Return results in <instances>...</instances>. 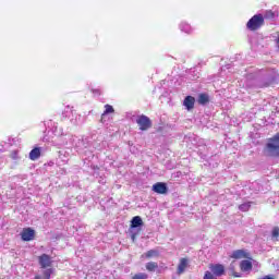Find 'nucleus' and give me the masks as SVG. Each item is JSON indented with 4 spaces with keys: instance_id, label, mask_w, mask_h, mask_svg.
<instances>
[{
    "instance_id": "nucleus-5",
    "label": "nucleus",
    "mask_w": 279,
    "mask_h": 279,
    "mask_svg": "<svg viewBox=\"0 0 279 279\" xmlns=\"http://www.w3.org/2000/svg\"><path fill=\"white\" fill-rule=\"evenodd\" d=\"M154 193H158V195H167L169 193V187L165 182H157L153 185Z\"/></svg>"
},
{
    "instance_id": "nucleus-1",
    "label": "nucleus",
    "mask_w": 279,
    "mask_h": 279,
    "mask_svg": "<svg viewBox=\"0 0 279 279\" xmlns=\"http://www.w3.org/2000/svg\"><path fill=\"white\" fill-rule=\"evenodd\" d=\"M265 154L272 158L279 157V133L268 141L265 147Z\"/></svg>"
},
{
    "instance_id": "nucleus-7",
    "label": "nucleus",
    "mask_w": 279,
    "mask_h": 279,
    "mask_svg": "<svg viewBox=\"0 0 279 279\" xmlns=\"http://www.w3.org/2000/svg\"><path fill=\"white\" fill-rule=\"evenodd\" d=\"M36 234V231L32 228H25L21 232L22 241H34V236Z\"/></svg>"
},
{
    "instance_id": "nucleus-30",
    "label": "nucleus",
    "mask_w": 279,
    "mask_h": 279,
    "mask_svg": "<svg viewBox=\"0 0 279 279\" xmlns=\"http://www.w3.org/2000/svg\"><path fill=\"white\" fill-rule=\"evenodd\" d=\"M230 269H234V264H231V265H230Z\"/></svg>"
},
{
    "instance_id": "nucleus-27",
    "label": "nucleus",
    "mask_w": 279,
    "mask_h": 279,
    "mask_svg": "<svg viewBox=\"0 0 279 279\" xmlns=\"http://www.w3.org/2000/svg\"><path fill=\"white\" fill-rule=\"evenodd\" d=\"M10 156H11L12 160H19V151L13 150Z\"/></svg>"
},
{
    "instance_id": "nucleus-23",
    "label": "nucleus",
    "mask_w": 279,
    "mask_h": 279,
    "mask_svg": "<svg viewBox=\"0 0 279 279\" xmlns=\"http://www.w3.org/2000/svg\"><path fill=\"white\" fill-rule=\"evenodd\" d=\"M52 274H53V269L48 268V269L44 270V278L45 279H51Z\"/></svg>"
},
{
    "instance_id": "nucleus-22",
    "label": "nucleus",
    "mask_w": 279,
    "mask_h": 279,
    "mask_svg": "<svg viewBox=\"0 0 279 279\" xmlns=\"http://www.w3.org/2000/svg\"><path fill=\"white\" fill-rule=\"evenodd\" d=\"M264 19H269V20L276 19V13L274 11H266L264 14Z\"/></svg>"
},
{
    "instance_id": "nucleus-16",
    "label": "nucleus",
    "mask_w": 279,
    "mask_h": 279,
    "mask_svg": "<svg viewBox=\"0 0 279 279\" xmlns=\"http://www.w3.org/2000/svg\"><path fill=\"white\" fill-rule=\"evenodd\" d=\"M231 258H247V253H245L243 250H238L232 253Z\"/></svg>"
},
{
    "instance_id": "nucleus-11",
    "label": "nucleus",
    "mask_w": 279,
    "mask_h": 279,
    "mask_svg": "<svg viewBox=\"0 0 279 279\" xmlns=\"http://www.w3.org/2000/svg\"><path fill=\"white\" fill-rule=\"evenodd\" d=\"M186 267H189V259H186V258H181V260H180V263H179V266H178L177 274H178L179 276H181V274L186 270Z\"/></svg>"
},
{
    "instance_id": "nucleus-14",
    "label": "nucleus",
    "mask_w": 279,
    "mask_h": 279,
    "mask_svg": "<svg viewBox=\"0 0 279 279\" xmlns=\"http://www.w3.org/2000/svg\"><path fill=\"white\" fill-rule=\"evenodd\" d=\"M197 101L201 106H206V104L210 101V97L208 96V94H199Z\"/></svg>"
},
{
    "instance_id": "nucleus-20",
    "label": "nucleus",
    "mask_w": 279,
    "mask_h": 279,
    "mask_svg": "<svg viewBox=\"0 0 279 279\" xmlns=\"http://www.w3.org/2000/svg\"><path fill=\"white\" fill-rule=\"evenodd\" d=\"M252 204L251 203H243L239 206V209L242 210V213H247L250 210Z\"/></svg>"
},
{
    "instance_id": "nucleus-10",
    "label": "nucleus",
    "mask_w": 279,
    "mask_h": 279,
    "mask_svg": "<svg viewBox=\"0 0 279 279\" xmlns=\"http://www.w3.org/2000/svg\"><path fill=\"white\" fill-rule=\"evenodd\" d=\"M183 106H185L186 110H193V108H195V97L186 96L184 98Z\"/></svg>"
},
{
    "instance_id": "nucleus-9",
    "label": "nucleus",
    "mask_w": 279,
    "mask_h": 279,
    "mask_svg": "<svg viewBox=\"0 0 279 279\" xmlns=\"http://www.w3.org/2000/svg\"><path fill=\"white\" fill-rule=\"evenodd\" d=\"M143 218H141V216H135L131 220L130 230H136V228H143Z\"/></svg>"
},
{
    "instance_id": "nucleus-13",
    "label": "nucleus",
    "mask_w": 279,
    "mask_h": 279,
    "mask_svg": "<svg viewBox=\"0 0 279 279\" xmlns=\"http://www.w3.org/2000/svg\"><path fill=\"white\" fill-rule=\"evenodd\" d=\"M158 256H160V253L158 252V250H149L147 251L145 254L142 255V258H158Z\"/></svg>"
},
{
    "instance_id": "nucleus-25",
    "label": "nucleus",
    "mask_w": 279,
    "mask_h": 279,
    "mask_svg": "<svg viewBox=\"0 0 279 279\" xmlns=\"http://www.w3.org/2000/svg\"><path fill=\"white\" fill-rule=\"evenodd\" d=\"M148 276L145 272L136 274L132 279H147Z\"/></svg>"
},
{
    "instance_id": "nucleus-12",
    "label": "nucleus",
    "mask_w": 279,
    "mask_h": 279,
    "mask_svg": "<svg viewBox=\"0 0 279 279\" xmlns=\"http://www.w3.org/2000/svg\"><path fill=\"white\" fill-rule=\"evenodd\" d=\"M251 189L252 191H254L255 193H264L265 187H263V183H260V181H255L251 184Z\"/></svg>"
},
{
    "instance_id": "nucleus-2",
    "label": "nucleus",
    "mask_w": 279,
    "mask_h": 279,
    "mask_svg": "<svg viewBox=\"0 0 279 279\" xmlns=\"http://www.w3.org/2000/svg\"><path fill=\"white\" fill-rule=\"evenodd\" d=\"M265 25V17L263 14H256L252 19L248 20L246 27L251 32H256V29H260Z\"/></svg>"
},
{
    "instance_id": "nucleus-19",
    "label": "nucleus",
    "mask_w": 279,
    "mask_h": 279,
    "mask_svg": "<svg viewBox=\"0 0 279 279\" xmlns=\"http://www.w3.org/2000/svg\"><path fill=\"white\" fill-rule=\"evenodd\" d=\"M147 271H156L158 269V263L156 262H149L146 264Z\"/></svg>"
},
{
    "instance_id": "nucleus-3",
    "label": "nucleus",
    "mask_w": 279,
    "mask_h": 279,
    "mask_svg": "<svg viewBox=\"0 0 279 279\" xmlns=\"http://www.w3.org/2000/svg\"><path fill=\"white\" fill-rule=\"evenodd\" d=\"M276 83V73L267 74L263 76L262 78L255 80V86L257 88H267L268 86H271V84Z\"/></svg>"
},
{
    "instance_id": "nucleus-26",
    "label": "nucleus",
    "mask_w": 279,
    "mask_h": 279,
    "mask_svg": "<svg viewBox=\"0 0 279 279\" xmlns=\"http://www.w3.org/2000/svg\"><path fill=\"white\" fill-rule=\"evenodd\" d=\"M204 279H217V277H215V275H213V272L206 271Z\"/></svg>"
},
{
    "instance_id": "nucleus-15",
    "label": "nucleus",
    "mask_w": 279,
    "mask_h": 279,
    "mask_svg": "<svg viewBox=\"0 0 279 279\" xmlns=\"http://www.w3.org/2000/svg\"><path fill=\"white\" fill-rule=\"evenodd\" d=\"M40 158V147H35L29 153V159L31 160H38Z\"/></svg>"
},
{
    "instance_id": "nucleus-21",
    "label": "nucleus",
    "mask_w": 279,
    "mask_h": 279,
    "mask_svg": "<svg viewBox=\"0 0 279 279\" xmlns=\"http://www.w3.org/2000/svg\"><path fill=\"white\" fill-rule=\"evenodd\" d=\"M112 112H114V108L112 106H110V105H106L105 106V111L102 113V117H106V114H110Z\"/></svg>"
},
{
    "instance_id": "nucleus-6",
    "label": "nucleus",
    "mask_w": 279,
    "mask_h": 279,
    "mask_svg": "<svg viewBox=\"0 0 279 279\" xmlns=\"http://www.w3.org/2000/svg\"><path fill=\"white\" fill-rule=\"evenodd\" d=\"M210 274L215 275L217 278H220V276H223L226 274V267L221 264H211L209 266Z\"/></svg>"
},
{
    "instance_id": "nucleus-31",
    "label": "nucleus",
    "mask_w": 279,
    "mask_h": 279,
    "mask_svg": "<svg viewBox=\"0 0 279 279\" xmlns=\"http://www.w3.org/2000/svg\"><path fill=\"white\" fill-rule=\"evenodd\" d=\"M75 125H77V122H74Z\"/></svg>"
},
{
    "instance_id": "nucleus-18",
    "label": "nucleus",
    "mask_w": 279,
    "mask_h": 279,
    "mask_svg": "<svg viewBox=\"0 0 279 279\" xmlns=\"http://www.w3.org/2000/svg\"><path fill=\"white\" fill-rule=\"evenodd\" d=\"M180 29H181V32H184L185 34H191V32H193V28L191 27V25H189L186 23H181Z\"/></svg>"
},
{
    "instance_id": "nucleus-29",
    "label": "nucleus",
    "mask_w": 279,
    "mask_h": 279,
    "mask_svg": "<svg viewBox=\"0 0 279 279\" xmlns=\"http://www.w3.org/2000/svg\"><path fill=\"white\" fill-rule=\"evenodd\" d=\"M234 278H241V275H239L238 272H233Z\"/></svg>"
},
{
    "instance_id": "nucleus-17",
    "label": "nucleus",
    "mask_w": 279,
    "mask_h": 279,
    "mask_svg": "<svg viewBox=\"0 0 279 279\" xmlns=\"http://www.w3.org/2000/svg\"><path fill=\"white\" fill-rule=\"evenodd\" d=\"M240 268L242 271H251L252 269V262L244 259L240 264Z\"/></svg>"
},
{
    "instance_id": "nucleus-24",
    "label": "nucleus",
    "mask_w": 279,
    "mask_h": 279,
    "mask_svg": "<svg viewBox=\"0 0 279 279\" xmlns=\"http://www.w3.org/2000/svg\"><path fill=\"white\" fill-rule=\"evenodd\" d=\"M271 236L272 239H275L276 241H278V236H279V227H275L271 231Z\"/></svg>"
},
{
    "instance_id": "nucleus-4",
    "label": "nucleus",
    "mask_w": 279,
    "mask_h": 279,
    "mask_svg": "<svg viewBox=\"0 0 279 279\" xmlns=\"http://www.w3.org/2000/svg\"><path fill=\"white\" fill-rule=\"evenodd\" d=\"M136 123L142 132H146V130H149L151 128V119H149V117L145 114L140 116L136 119Z\"/></svg>"
},
{
    "instance_id": "nucleus-28",
    "label": "nucleus",
    "mask_w": 279,
    "mask_h": 279,
    "mask_svg": "<svg viewBox=\"0 0 279 279\" xmlns=\"http://www.w3.org/2000/svg\"><path fill=\"white\" fill-rule=\"evenodd\" d=\"M136 236H138V231L135 232L134 229H131V239H132V241H136Z\"/></svg>"
},
{
    "instance_id": "nucleus-8",
    "label": "nucleus",
    "mask_w": 279,
    "mask_h": 279,
    "mask_svg": "<svg viewBox=\"0 0 279 279\" xmlns=\"http://www.w3.org/2000/svg\"><path fill=\"white\" fill-rule=\"evenodd\" d=\"M38 263L41 269H47V267H51V256L47 254H43L38 257Z\"/></svg>"
}]
</instances>
